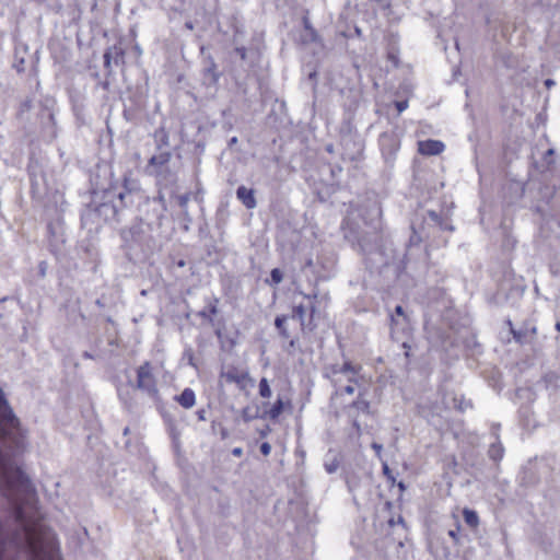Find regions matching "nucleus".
Masks as SVG:
<instances>
[{
    "mask_svg": "<svg viewBox=\"0 0 560 560\" xmlns=\"http://www.w3.org/2000/svg\"><path fill=\"white\" fill-rule=\"evenodd\" d=\"M444 143L440 140L428 139L418 142V151L422 155H438L444 151Z\"/></svg>",
    "mask_w": 560,
    "mask_h": 560,
    "instance_id": "aec40b11",
    "label": "nucleus"
},
{
    "mask_svg": "<svg viewBox=\"0 0 560 560\" xmlns=\"http://www.w3.org/2000/svg\"><path fill=\"white\" fill-rule=\"evenodd\" d=\"M103 58H104V68L106 70V75L107 77H112L114 71H113V68H112V55H110V52H107L105 50V52L103 55Z\"/></svg>",
    "mask_w": 560,
    "mask_h": 560,
    "instance_id": "a19ab883",
    "label": "nucleus"
},
{
    "mask_svg": "<svg viewBox=\"0 0 560 560\" xmlns=\"http://www.w3.org/2000/svg\"><path fill=\"white\" fill-rule=\"evenodd\" d=\"M242 418L245 422H249V421L258 418V413L257 412L253 413L252 409L249 407H245L242 410Z\"/></svg>",
    "mask_w": 560,
    "mask_h": 560,
    "instance_id": "37998d69",
    "label": "nucleus"
},
{
    "mask_svg": "<svg viewBox=\"0 0 560 560\" xmlns=\"http://www.w3.org/2000/svg\"><path fill=\"white\" fill-rule=\"evenodd\" d=\"M499 429L500 424L492 425V435L494 438V442H492L488 450V456L493 462H500L504 455V447L499 438Z\"/></svg>",
    "mask_w": 560,
    "mask_h": 560,
    "instance_id": "6ab92c4d",
    "label": "nucleus"
},
{
    "mask_svg": "<svg viewBox=\"0 0 560 560\" xmlns=\"http://www.w3.org/2000/svg\"><path fill=\"white\" fill-rule=\"evenodd\" d=\"M48 264L45 260H42L38 262L37 269H38V276L40 278H45L47 273Z\"/></svg>",
    "mask_w": 560,
    "mask_h": 560,
    "instance_id": "49530a36",
    "label": "nucleus"
},
{
    "mask_svg": "<svg viewBox=\"0 0 560 560\" xmlns=\"http://www.w3.org/2000/svg\"><path fill=\"white\" fill-rule=\"evenodd\" d=\"M158 234L159 231L150 228L148 223L137 221L121 229L119 236L126 257L132 262L149 260L162 247Z\"/></svg>",
    "mask_w": 560,
    "mask_h": 560,
    "instance_id": "20e7f679",
    "label": "nucleus"
},
{
    "mask_svg": "<svg viewBox=\"0 0 560 560\" xmlns=\"http://www.w3.org/2000/svg\"><path fill=\"white\" fill-rule=\"evenodd\" d=\"M112 55V61L116 66L125 63V49L119 45H113L106 49Z\"/></svg>",
    "mask_w": 560,
    "mask_h": 560,
    "instance_id": "cd10ccee",
    "label": "nucleus"
},
{
    "mask_svg": "<svg viewBox=\"0 0 560 560\" xmlns=\"http://www.w3.org/2000/svg\"><path fill=\"white\" fill-rule=\"evenodd\" d=\"M395 107L398 110V113H401L408 107V102L407 101H396Z\"/></svg>",
    "mask_w": 560,
    "mask_h": 560,
    "instance_id": "4d7b16f0",
    "label": "nucleus"
},
{
    "mask_svg": "<svg viewBox=\"0 0 560 560\" xmlns=\"http://www.w3.org/2000/svg\"><path fill=\"white\" fill-rule=\"evenodd\" d=\"M166 425V430L173 441V443H178L180 438V432L177 428L176 421L171 413L165 410V407L162 410H158Z\"/></svg>",
    "mask_w": 560,
    "mask_h": 560,
    "instance_id": "5701e85b",
    "label": "nucleus"
},
{
    "mask_svg": "<svg viewBox=\"0 0 560 560\" xmlns=\"http://www.w3.org/2000/svg\"><path fill=\"white\" fill-rule=\"evenodd\" d=\"M145 200H149L152 203L161 206L162 209L167 211L166 200L164 198V195L161 191H159L158 196H155V197H152V198L145 197Z\"/></svg>",
    "mask_w": 560,
    "mask_h": 560,
    "instance_id": "ea45409f",
    "label": "nucleus"
},
{
    "mask_svg": "<svg viewBox=\"0 0 560 560\" xmlns=\"http://www.w3.org/2000/svg\"><path fill=\"white\" fill-rule=\"evenodd\" d=\"M259 395L264 398H269L271 396V389L268 383V380L266 377H262L259 381Z\"/></svg>",
    "mask_w": 560,
    "mask_h": 560,
    "instance_id": "f704fd0d",
    "label": "nucleus"
},
{
    "mask_svg": "<svg viewBox=\"0 0 560 560\" xmlns=\"http://www.w3.org/2000/svg\"><path fill=\"white\" fill-rule=\"evenodd\" d=\"M518 485L525 489H532L539 485L541 467L537 463L528 462L518 474Z\"/></svg>",
    "mask_w": 560,
    "mask_h": 560,
    "instance_id": "9b49d317",
    "label": "nucleus"
},
{
    "mask_svg": "<svg viewBox=\"0 0 560 560\" xmlns=\"http://www.w3.org/2000/svg\"><path fill=\"white\" fill-rule=\"evenodd\" d=\"M372 448L375 450L377 455H380L383 450V446H382V444L374 442V443H372Z\"/></svg>",
    "mask_w": 560,
    "mask_h": 560,
    "instance_id": "338daca9",
    "label": "nucleus"
},
{
    "mask_svg": "<svg viewBox=\"0 0 560 560\" xmlns=\"http://www.w3.org/2000/svg\"><path fill=\"white\" fill-rule=\"evenodd\" d=\"M340 366L341 365H338V364H334L330 366V373L332 376H336L337 374H341Z\"/></svg>",
    "mask_w": 560,
    "mask_h": 560,
    "instance_id": "680f3d73",
    "label": "nucleus"
},
{
    "mask_svg": "<svg viewBox=\"0 0 560 560\" xmlns=\"http://www.w3.org/2000/svg\"><path fill=\"white\" fill-rule=\"evenodd\" d=\"M183 359L187 361V363L192 366V368H197V364L195 363V354H194V350L190 346H187L185 349H184V352H183Z\"/></svg>",
    "mask_w": 560,
    "mask_h": 560,
    "instance_id": "c9c22d12",
    "label": "nucleus"
},
{
    "mask_svg": "<svg viewBox=\"0 0 560 560\" xmlns=\"http://www.w3.org/2000/svg\"><path fill=\"white\" fill-rule=\"evenodd\" d=\"M205 306L196 313L198 317L202 319L205 324L211 326L218 336L221 335L223 322L218 319L220 313L219 304L220 299L213 294L203 298Z\"/></svg>",
    "mask_w": 560,
    "mask_h": 560,
    "instance_id": "0eeeda50",
    "label": "nucleus"
},
{
    "mask_svg": "<svg viewBox=\"0 0 560 560\" xmlns=\"http://www.w3.org/2000/svg\"><path fill=\"white\" fill-rule=\"evenodd\" d=\"M196 416L198 418L199 421H206L207 420V410L206 409H199L197 410L196 412Z\"/></svg>",
    "mask_w": 560,
    "mask_h": 560,
    "instance_id": "052dcab7",
    "label": "nucleus"
},
{
    "mask_svg": "<svg viewBox=\"0 0 560 560\" xmlns=\"http://www.w3.org/2000/svg\"><path fill=\"white\" fill-rule=\"evenodd\" d=\"M340 144L342 147L343 159H348L349 161H359L362 158L364 141L360 135L350 138H342L340 139Z\"/></svg>",
    "mask_w": 560,
    "mask_h": 560,
    "instance_id": "f8f14e48",
    "label": "nucleus"
},
{
    "mask_svg": "<svg viewBox=\"0 0 560 560\" xmlns=\"http://www.w3.org/2000/svg\"><path fill=\"white\" fill-rule=\"evenodd\" d=\"M174 400L183 408L190 409L196 404V394L190 387H186L179 395L174 396Z\"/></svg>",
    "mask_w": 560,
    "mask_h": 560,
    "instance_id": "a878e982",
    "label": "nucleus"
},
{
    "mask_svg": "<svg viewBox=\"0 0 560 560\" xmlns=\"http://www.w3.org/2000/svg\"><path fill=\"white\" fill-rule=\"evenodd\" d=\"M342 392L348 395H352L354 393V387L352 385H347L343 387Z\"/></svg>",
    "mask_w": 560,
    "mask_h": 560,
    "instance_id": "774afa93",
    "label": "nucleus"
},
{
    "mask_svg": "<svg viewBox=\"0 0 560 560\" xmlns=\"http://www.w3.org/2000/svg\"><path fill=\"white\" fill-rule=\"evenodd\" d=\"M236 198L244 205L247 209H254L257 206V201L255 198L254 189L247 188L244 185H241L236 189Z\"/></svg>",
    "mask_w": 560,
    "mask_h": 560,
    "instance_id": "b1692460",
    "label": "nucleus"
},
{
    "mask_svg": "<svg viewBox=\"0 0 560 560\" xmlns=\"http://www.w3.org/2000/svg\"><path fill=\"white\" fill-rule=\"evenodd\" d=\"M176 199H177L178 206L183 210V214H187V206H188V202H189V199H190V192L178 195L176 197Z\"/></svg>",
    "mask_w": 560,
    "mask_h": 560,
    "instance_id": "e433bc0d",
    "label": "nucleus"
},
{
    "mask_svg": "<svg viewBox=\"0 0 560 560\" xmlns=\"http://www.w3.org/2000/svg\"><path fill=\"white\" fill-rule=\"evenodd\" d=\"M283 280V272L279 268H273L270 271V278L266 279L265 282L269 285H278Z\"/></svg>",
    "mask_w": 560,
    "mask_h": 560,
    "instance_id": "473e14b6",
    "label": "nucleus"
},
{
    "mask_svg": "<svg viewBox=\"0 0 560 560\" xmlns=\"http://www.w3.org/2000/svg\"><path fill=\"white\" fill-rule=\"evenodd\" d=\"M172 159V152H158L153 154L144 166V172L153 176L159 186H173L177 183V175L173 172L168 163Z\"/></svg>",
    "mask_w": 560,
    "mask_h": 560,
    "instance_id": "423d86ee",
    "label": "nucleus"
},
{
    "mask_svg": "<svg viewBox=\"0 0 560 560\" xmlns=\"http://www.w3.org/2000/svg\"><path fill=\"white\" fill-rule=\"evenodd\" d=\"M345 238L363 256L366 267L371 270H381L383 267L396 265L397 272H401L407 265L408 253L422 243L421 235L415 225L407 243V252L400 258L390 240L384 238L378 233L360 234L352 225L343 226Z\"/></svg>",
    "mask_w": 560,
    "mask_h": 560,
    "instance_id": "7ed1b4c3",
    "label": "nucleus"
},
{
    "mask_svg": "<svg viewBox=\"0 0 560 560\" xmlns=\"http://www.w3.org/2000/svg\"><path fill=\"white\" fill-rule=\"evenodd\" d=\"M32 108V100L27 98L20 105V114L28 112Z\"/></svg>",
    "mask_w": 560,
    "mask_h": 560,
    "instance_id": "864d4df0",
    "label": "nucleus"
},
{
    "mask_svg": "<svg viewBox=\"0 0 560 560\" xmlns=\"http://www.w3.org/2000/svg\"><path fill=\"white\" fill-rule=\"evenodd\" d=\"M231 453L235 457H241L243 455V450L241 447H234Z\"/></svg>",
    "mask_w": 560,
    "mask_h": 560,
    "instance_id": "69168bd1",
    "label": "nucleus"
},
{
    "mask_svg": "<svg viewBox=\"0 0 560 560\" xmlns=\"http://www.w3.org/2000/svg\"><path fill=\"white\" fill-rule=\"evenodd\" d=\"M359 132L351 119H346L340 126V139L358 136Z\"/></svg>",
    "mask_w": 560,
    "mask_h": 560,
    "instance_id": "c756f323",
    "label": "nucleus"
},
{
    "mask_svg": "<svg viewBox=\"0 0 560 560\" xmlns=\"http://www.w3.org/2000/svg\"><path fill=\"white\" fill-rule=\"evenodd\" d=\"M202 195H203V190H202V188L200 187V188H198V189H197V191L195 192V195H194V199H195L197 202H202V201H203V197H202Z\"/></svg>",
    "mask_w": 560,
    "mask_h": 560,
    "instance_id": "bf43d9fd",
    "label": "nucleus"
},
{
    "mask_svg": "<svg viewBox=\"0 0 560 560\" xmlns=\"http://www.w3.org/2000/svg\"><path fill=\"white\" fill-rule=\"evenodd\" d=\"M283 411V401L281 398H278L272 407L269 409L268 415L271 419H277L281 412Z\"/></svg>",
    "mask_w": 560,
    "mask_h": 560,
    "instance_id": "72a5a7b5",
    "label": "nucleus"
},
{
    "mask_svg": "<svg viewBox=\"0 0 560 560\" xmlns=\"http://www.w3.org/2000/svg\"><path fill=\"white\" fill-rule=\"evenodd\" d=\"M234 51H235V54H237L240 56V58L242 60H246V58H247V49L245 47H243V46L236 47L234 49Z\"/></svg>",
    "mask_w": 560,
    "mask_h": 560,
    "instance_id": "6e6d98bb",
    "label": "nucleus"
},
{
    "mask_svg": "<svg viewBox=\"0 0 560 560\" xmlns=\"http://www.w3.org/2000/svg\"><path fill=\"white\" fill-rule=\"evenodd\" d=\"M340 370H341V374H352L348 381L350 383H357V380L354 377V375H357L360 370H361V366L360 365H353L350 361H346L341 366H340Z\"/></svg>",
    "mask_w": 560,
    "mask_h": 560,
    "instance_id": "7c9ffc66",
    "label": "nucleus"
},
{
    "mask_svg": "<svg viewBox=\"0 0 560 560\" xmlns=\"http://www.w3.org/2000/svg\"><path fill=\"white\" fill-rule=\"evenodd\" d=\"M165 214L166 210L162 209L161 206L144 200L141 215L136 221L139 223H148L150 228L160 231L163 220L166 218Z\"/></svg>",
    "mask_w": 560,
    "mask_h": 560,
    "instance_id": "1a4fd4ad",
    "label": "nucleus"
},
{
    "mask_svg": "<svg viewBox=\"0 0 560 560\" xmlns=\"http://www.w3.org/2000/svg\"><path fill=\"white\" fill-rule=\"evenodd\" d=\"M459 530H460V526L458 524L456 525L455 529L448 530V536L452 537L455 542H458V540H459V537H458Z\"/></svg>",
    "mask_w": 560,
    "mask_h": 560,
    "instance_id": "5fc2aeb1",
    "label": "nucleus"
},
{
    "mask_svg": "<svg viewBox=\"0 0 560 560\" xmlns=\"http://www.w3.org/2000/svg\"><path fill=\"white\" fill-rule=\"evenodd\" d=\"M324 467H325V470L328 472V474H334L337 471V469L339 468V462L338 459H332L331 462H325L324 464Z\"/></svg>",
    "mask_w": 560,
    "mask_h": 560,
    "instance_id": "c03bdc74",
    "label": "nucleus"
},
{
    "mask_svg": "<svg viewBox=\"0 0 560 560\" xmlns=\"http://www.w3.org/2000/svg\"><path fill=\"white\" fill-rule=\"evenodd\" d=\"M532 209L535 213L539 214L540 217L545 215V210L539 203L534 205Z\"/></svg>",
    "mask_w": 560,
    "mask_h": 560,
    "instance_id": "13d9d810",
    "label": "nucleus"
},
{
    "mask_svg": "<svg viewBox=\"0 0 560 560\" xmlns=\"http://www.w3.org/2000/svg\"><path fill=\"white\" fill-rule=\"evenodd\" d=\"M154 147L156 152H171L170 151V133L164 125H161L152 133Z\"/></svg>",
    "mask_w": 560,
    "mask_h": 560,
    "instance_id": "a211bd4d",
    "label": "nucleus"
},
{
    "mask_svg": "<svg viewBox=\"0 0 560 560\" xmlns=\"http://www.w3.org/2000/svg\"><path fill=\"white\" fill-rule=\"evenodd\" d=\"M171 260H172L171 268H183L186 266V260L183 258L175 259L174 257H172Z\"/></svg>",
    "mask_w": 560,
    "mask_h": 560,
    "instance_id": "3c124183",
    "label": "nucleus"
},
{
    "mask_svg": "<svg viewBox=\"0 0 560 560\" xmlns=\"http://www.w3.org/2000/svg\"><path fill=\"white\" fill-rule=\"evenodd\" d=\"M382 470H383V475L386 477L387 481L390 483V487L395 486L396 478L387 463H383Z\"/></svg>",
    "mask_w": 560,
    "mask_h": 560,
    "instance_id": "58836bf2",
    "label": "nucleus"
},
{
    "mask_svg": "<svg viewBox=\"0 0 560 560\" xmlns=\"http://www.w3.org/2000/svg\"><path fill=\"white\" fill-rule=\"evenodd\" d=\"M221 377L228 383L236 384L241 390L246 389L248 385H254V380L249 376L248 371L241 370L234 365H230L225 371H222Z\"/></svg>",
    "mask_w": 560,
    "mask_h": 560,
    "instance_id": "ddd939ff",
    "label": "nucleus"
},
{
    "mask_svg": "<svg viewBox=\"0 0 560 560\" xmlns=\"http://www.w3.org/2000/svg\"><path fill=\"white\" fill-rule=\"evenodd\" d=\"M92 200L81 214L84 225L101 226L103 223L121 222L125 211L142 198L140 182L126 171L115 179L110 166L98 167L91 179Z\"/></svg>",
    "mask_w": 560,
    "mask_h": 560,
    "instance_id": "f257e3e1",
    "label": "nucleus"
},
{
    "mask_svg": "<svg viewBox=\"0 0 560 560\" xmlns=\"http://www.w3.org/2000/svg\"><path fill=\"white\" fill-rule=\"evenodd\" d=\"M393 314L395 317H399L400 319H408V316L406 315L401 305H396Z\"/></svg>",
    "mask_w": 560,
    "mask_h": 560,
    "instance_id": "09e8293b",
    "label": "nucleus"
},
{
    "mask_svg": "<svg viewBox=\"0 0 560 560\" xmlns=\"http://www.w3.org/2000/svg\"><path fill=\"white\" fill-rule=\"evenodd\" d=\"M556 164V151L555 149H548L540 161H534L533 166L539 173H546L552 171Z\"/></svg>",
    "mask_w": 560,
    "mask_h": 560,
    "instance_id": "412c9836",
    "label": "nucleus"
},
{
    "mask_svg": "<svg viewBox=\"0 0 560 560\" xmlns=\"http://www.w3.org/2000/svg\"><path fill=\"white\" fill-rule=\"evenodd\" d=\"M346 409L348 417L351 419L352 428L354 429L358 435H361L362 429L358 420L359 413H371V404L369 400L364 398V393L359 392L357 399L349 404Z\"/></svg>",
    "mask_w": 560,
    "mask_h": 560,
    "instance_id": "9d476101",
    "label": "nucleus"
},
{
    "mask_svg": "<svg viewBox=\"0 0 560 560\" xmlns=\"http://www.w3.org/2000/svg\"><path fill=\"white\" fill-rule=\"evenodd\" d=\"M536 325L532 319L524 320L516 330H513V338L520 345L530 342L536 336Z\"/></svg>",
    "mask_w": 560,
    "mask_h": 560,
    "instance_id": "dca6fc26",
    "label": "nucleus"
},
{
    "mask_svg": "<svg viewBox=\"0 0 560 560\" xmlns=\"http://www.w3.org/2000/svg\"><path fill=\"white\" fill-rule=\"evenodd\" d=\"M260 453L264 455V456H268L271 452V445L268 443V442H262L260 444Z\"/></svg>",
    "mask_w": 560,
    "mask_h": 560,
    "instance_id": "603ef678",
    "label": "nucleus"
},
{
    "mask_svg": "<svg viewBox=\"0 0 560 560\" xmlns=\"http://www.w3.org/2000/svg\"><path fill=\"white\" fill-rule=\"evenodd\" d=\"M203 75L210 84L218 83L221 73L218 71V67L213 59H210L209 66L205 68Z\"/></svg>",
    "mask_w": 560,
    "mask_h": 560,
    "instance_id": "bb28decb",
    "label": "nucleus"
},
{
    "mask_svg": "<svg viewBox=\"0 0 560 560\" xmlns=\"http://www.w3.org/2000/svg\"><path fill=\"white\" fill-rule=\"evenodd\" d=\"M287 320H288V316L287 315H278L276 318H275V326L280 335L281 338L283 339H289L290 338V332L287 328Z\"/></svg>",
    "mask_w": 560,
    "mask_h": 560,
    "instance_id": "c85d7f7f",
    "label": "nucleus"
},
{
    "mask_svg": "<svg viewBox=\"0 0 560 560\" xmlns=\"http://www.w3.org/2000/svg\"><path fill=\"white\" fill-rule=\"evenodd\" d=\"M396 524H399L401 525L402 527H406V523H405V520L401 515H398L397 520H395V517H390L388 520V525L390 527H394Z\"/></svg>",
    "mask_w": 560,
    "mask_h": 560,
    "instance_id": "8fccbe9b",
    "label": "nucleus"
},
{
    "mask_svg": "<svg viewBox=\"0 0 560 560\" xmlns=\"http://www.w3.org/2000/svg\"><path fill=\"white\" fill-rule=\"evenodd\" d=\"M5 442L12 451H19L24 446L25 431L0 387V471L5 475L8 483L14 490L31 498L36 494V490L22 468L10 467V455L3 450ZM19 541L20 534L11 532L0 520V560H4L7 550L18 549Z\"/></svg>",
    "mask_w": 560,
    "mask_h": 560,
    "instance_id": "f03ea898",
    "label": "nucleus"
},
{
    "mask_svg": "<svg viewBox=\"0 0 560 560\" xmlns=\"http://www.w3.org/2000/svg\"><path fill=\"white\" fill-rule=\"evenodd\" d=\"M270 427L266 425L264 429L259 431L260 438H266L270 433Z\"/></svg>",
    "mask_w": 560,
    "mask_h": 560,
    "instance_id": "0e129e2a",
    "label": "nucleus"
},
{
    "mask_svg": "<svg viewBox=\"0 0 560 560\" xmlns=\"http://www.w3.org/2000/svg\"><path fill=\"white\" fill-rule=\"evenodd\" d=\"M119 398L122 401L126 409L131 410L133 408L132 399L119 392Z\"/></svg>",
    "mask_w": 560,
    "mask_h": 560,
    "instance_id": "a18cd8bd",
    "label": "nucleus"
},
{
    "mask_svg": "<svg viewBox=\"0 0 560 560\" xmlns=\"http://www.w3.org/2000/svg\"><path fill=\"white\" fill-rule=\"evenodd\" d=\"M237 143H238V139H237V137H232V138L228 141V148H229V149H233Z\"/></svg>",
    "mask_w": 560,
    "mask_h": 560,
    "instance_id": "e2e57ef3",
    "label": "nucleus"
},
{
    "mask_svg": "<svg viewBox=\"0 0 560 560\" xmlns=\"http://www.w3.org/2000/svg\"><path fill=\"white\" fill-rule=\"evenodd\" d=\"M390 320V338L393 341L401 342V348L405 350V357L410 358L411 346L409 343L410 326L409 319H400L395 317L394 314L389 315Z\"/></svg>",
    "mask_w": 560,
    "mask_h": 560,
    "instance_id": "6e6552de",
    "label": "nucleus"
},
{
    "mask_svg": "<svg viewBox=\"0 0 560 560\" xmlns=\"http://www.w3.org/2000/svg\"><path fill=\"white\" fill-rule=\"evenodd\" d=\"M316 313V306L314 302L310 305V316L308 320L305 319L306 308L304 305L300 304L293 307L291 318L298 319L301 325L302 331H313L316 328V324H314V315Z\"/></svg>",
    "mask_w": 560,
    "mask_h": 560,
    "instance_id": "4468645a",
    "label": "nucleus"
},
{
    "mask_svg": "<svg viewBox=\"0 0 560 560\" xmlns=\"http://www.w3.org/2000/svg\"><path fill=\"white\" fill-rule=\"evenodd\" d=\"M463 516L469 527L476 528L479 525V516L475 510L464 509Z\"/></svg>",
    "mask_w": 560,
    "mask_h": 560,
    "instance_id": "2f4dec72",
    "label": "nucleus"
},
{
    "mask_svg": "<svg viewBox=\"0 0 560 560\" xmlns=\"http://www.w3.org/2000/svg\"><path fill=\"white\" fill-rule=\"evenodd\" d=\"M130 102L131 105H125V108L122 110V115L128 121L135 120L138 117L139 113L144 108V102L141 97H132L130 98Z\"/></svg>",
    "mask_w": 560,
    "mask_h": 560,
    "instance_id": "393cba45",
    "label": "nucleus"
},
{
    "mask_svg": "<svg viewBox=\"0 0 560 560\" xmlns=\"http://www.w3.org/2000/svg\"><path fill=\"white\" fill-rule=\"evenodd\" d=\"M96 86L103 89L106 92H108L109 89H110L109 77L106 75V78L104 80H98V82H96Z\"/></svg>",
    "mask_w": 560,
    "mask_h": 560,
    "instance_id": "de8ad7c7",
    "label": "nucleus"
},
{
    "mask_svg": "<svg viewBox=\"0 0 560 560\" xmlns=\"http://www.w3.org/2000/svg\"><path fill=\"white\" fill-rule=\"evenodd\" d=\"M46 118L47 121H43V128L45 137L49 139H55L57 137V127H56V120L55 115L51 109H49L47 106H45L42 109V119Z\"/></svg>",
    "mask_w": 560,
    "mask_h": 560,
    "instance_id": "4be33fe9",
    "label": "nucleus"
},
{
    "mask_svg": "<svg viewBox=\"0 0 560 560\" xmlns=\"http://www.w3.org/2000/svg\"><path fill=\"white\" fill-rule=\"evenodd\" d=\"M132 387L147 396L155 406L156 410L164 408V401L159 389L154 368L150 361L142 362L136 369V381Z\"/></svg>",
    "mask_w": 560,
    "mask_h": 560,
    "instance_id": "39448f33",
    "label": "nucleus"
},
{
    "mask_svg": "<svg viewBox=\"0 0 560 560\" xmlns=\"http://www.w3.org/2000/svg\"><path fill=\"white\" fill-rule=\"evenodd\" d=\"M13 68L16 70L18 73H23L25 71V59L24 57H19L18 51H15L14 54Z\"/></svg>",
    "mask_w": 560,
    "mask_h": 560,
    "instance_id": "4c0bfd02",
    "label": "nucleus"
},
{
    "mask_svg": "<svg viewBox=\"0 0 560 560\" xmlns=\"http://www.w3.org/2000/svg\"><path fill=\"white\" fill-rule=\"evenodd\" d=\"M427 217L438 226H442L443 224V218L441 217L440 213H438L436 211L434 210H428L427 211Z\"/></svg>",
    "mask_w": 560,
    "mask_h": 560,
    "instance_id": "79ce46f5",
    "label": "nucleus"
},
{
    "mask_svg": "<svg viewBox=\"0 0 560 560\" xmlns=\"http://www.w3.org/2000/svg\"><path fill=\"white\" fill-rule=\"evenodd\" d=\"M378 144L384 159L388 162L395 159L399 149V141L394 133L383 132L378 138Z\"/></svg>",
    "mask_w": 560,
    "mask_h": 560,
    "instance_id": "2eb2a0df",
    "label": "nucleus"
},
{
    "mask_svg": "<svg viewBox=\"0 0 560 560\" xmlns=\"http://www.w3.org/2000/svg\"><path fill=\"white\" fill-rule=\"evenodd\" d=\"M302 24H303V30L299 36L300 44H302L304 46L311 45V44H319L320 46H323L320 36H319L318 32L313 27L311 20L308 19L307 15H304L302 18Z\"/></svg>",
    "mask_w": 560,
    "mask_h": 560,
    "instance_id": "f3484780",
    "label": "nucleus"
}]
</instances>
